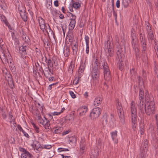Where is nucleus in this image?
<instances>
[{"label":"nucleus","instance_id":"obj_17","mask_svg":"<svg viewBox=\"0 0 158 158\" xmlns=\"http://www.w3.org/2000/svg\"><path fill=\"white\" fill-rule=\"evenodd\" d=\"M117 131L115 130L110 133L112 140L116 144L118 143V139L117 138Z\"/></svg>","mask_w":158,"mask_h":158},{"label":"nucleus","instance_id":"obj_11","mask_svg":"<svg viewBox=\"0 0 158 158\" xmlns=\"http://www.w3.org/2000/svg\"><path fill=\"white\" fill-rule=\"evenodd\" d=\"M20 151L23 152L21 154V158H31L32 155L28 151H27L24 148H21L20 149Z\"/></svg>","mask_w":158,"mask_h":158},{"label":"nucleus","instance_id":"obj_10","mask_svg":"<svg viewBox=\"0 0 158 158\" xmlns=\"http://www.w3.org/2000/svg\"><path fill=\"white\" fill-rule=\"evenodd\" d=\"M38 21L39 23L40 29L43 31L44 32L46 26L45 20L41 17H38Z\"/></svg>","mask_w":158,"mask_h":158},{"label":"nucleus","instance_id":"obj_33","mask_svg":"<svg viewBox=\"0 0 158 158\" xmlns=\"http://www.w3.org/2000/svg\"><path fill=\"white\" fill-rule=\"evenodd\" d=\"M72 6L75 9H78L81 6V4L78 2H75L74 1L72 2Z\"/></svg>","mask_w":158,"mask_h":158},{"label":"nucleus","instance_id":"obj_53","mask_svg":"<svg viewBox=\"0 0 158 158\" xmlns=\"http://www.w3.org/2000/svg\"><path fill=\"white\" fill-rule=\"evenodd\" d=\"M139 131L141 135H143L144 134V130L143 128L142 127H140Z\"/></svg>","mask_w":158,"mask_h":158},{"label":"nucleus","instance_id":"obj_43","mask_svg":"<svg viewBox=\"0 0 158 158\" xmlns=\"http://www.w3.org/2000/svg\"><path fill=\"white\" fill-rule=\"evenodd\" d=\"M140 41L142 44H146V40L144 36L143 35L141 36Z\"/></svg>","mask_w":158,"mask_h":158},{"label":"nucleus","instance_id":"obj_2","mask_svg":"<svg viewBox=\"0 0 158 158\" xmlns=\"http://www.w3.org/2000/svg\"><path fill=\"white\" fill-rule=\"evenodd\" d=\"M130 108L132 128L133 130L135 131L136 129L138 118L136 107L135 102L133 100L131 102Z\"/></svg>","mask_w":158,"mask_h":158},{"label":"nucleus","instance_id":"obj_38","mask_svg":"<svg viewBox=\"0 0 158 158\" xmlns=\"http://www.w3.org/2000/svg\"><path fill=\"white\" fill-rule=\"evenodd\" d=\"M118 59L119 61V62L118 64L119 69L120 70H122L123 69L124 64L122 62V60H120V56H118Z\"/></svg>","mask_w":158,"mask_h":158},{"label":"nucleus","instance_id":"obj_6","mask_svg":"<svg viewBox=\"0 0 158 158\" xmlns=\"http://www.w3.org/2000/svg\"><path fill=\"white\" fill-rule=\"evenodd\" d=\"M53 70L52 69L49 68H46L45 69V72H44L45 77L50 81H52L54 80V77L52 76Z\"/></svg>","mask_w":158,"mask_h":158},{"label":"nucleus","instance_id":"obj_1","mask_svg":"<svg viewBox=\"0 0 158 158\" xmlns=\"http://www.w3.org/2000/svg\"><path fill=\"white\" fill-rule=\"evenodd\" d=\"M92 65V69H95L96 70H99L98 69H102L103 68L105 79L107 81H109L111 80V75L106 62H104L102 65L101 63L99 62L98 60L96 59L94 63H93Z\"/></svg>","mask_w":158,"mask_h":158},{"label":"nucleus","instance_id":"obj_49","mask_svg":"<svg viewBox=\"0 0 158 158\" xmlns=\"http://www.w3.org/2000/svg\"><path fill=\"white\" fill-rule=\"evenodd\" d=\"M44 46L46 48H48L50 47V44L48 41H44Z\"/></svg>","mask_w":158,"mask_h":158},{"label":"nucleus","instance_id":"obj_15","mask_svg":"<svg viewBox=\"0 0 158 158\" xmlns=\"http://www.w3.org/2000/svg\"><path fill=\"white\" fill-rule=\"evenodd\" d=\"M87 57H85V59H83L81 62L80 68L79 70V72L80 73H82L85 67V63L87 62L86 61Z\"/></svg>","mask_w":158,"mask_h":158},{"label":"nucleus","instance_id":"obj_62","mask_svg":"<svg viewBox=\"0 0 158 158\" xmlns=\"http://www.w3.org/2000/svg\"><path fill=\"white\" fill-rule=\"evenodd\" d=\"M116 6L118 8L120 6V2L119 0H118L116 2Z\"/></svg>","mask_w":158,"mask_h":158},{"label":"nucleus","instance_id":"obj_42","mask_svg":"<svg viewBox=\"0 0 158 158\" xmlns=\"http://www.w3.org/2000/svg\"><path fill=\"white\" fill-rule=\"evenodd\" d=\"M5 25L8 27L9 31L11 32H13L12 31H14V29L12 27L10 26V25L9 24L8 22L7 23V24H6Z\"/></svg>","mask_w":158,"mask_h":158},{"label":"nucleus","instance_id":"obj_32","mask_svg":"<svg viewBox=\"0 0 158 158\" xmlns=\"http://www.w3.org/2000/svg\"><path fill=\"white\" fill-rule=\"evenodd\" d=\"M68 16L70 17L69 20L70 21H76V20L77 18V17L75 15L69 12Z\"/></svg>","mask_w":158,"mask_h":158},{"label":"nucleus","instance_id":"obj_51","mask_svg":"<svg viewBox=\"0 0 158 158\" xmlns=\"http://www.w3.org/2000/svg\"><path fill=\"white\" fill-rule=\"evenodd\" d=\"M9 117L10 120H12L13 122H15V119L13 117V115L11 114V112H9Z\"/></svg>","mask_w":158,"mask_h":158},{"label":"nucleus","instance_id":"obj_47","mask_svg":"<svg viewBox=\"0 0 158 158\" xmlns=\"http://www.w3.org/2000/svg\"><path fill=\"white\" fill-rule=\"evenodd\" d=\"M108 122L107 120L106 117H103V118L102 124L103 126H105Z\"/></svg>","mask_w":158,"mask_h":158},{"label":"nucleus","instance_id":"obj_37","mask_svg":"<svg viewBox=\"0 0 158 158\" xmlns=\"http://www.w3.org/2000/svg\"><path fill=\"white\" fill-rule=\"evenodd\" d=\"M31 124L35 131L37 133H39V134L40 133V129L39 127H37L35 124L33 122L31 123Z\"/></svg>","mask_w":158,"mask_h":158},{"label":"nucleus","instance_id":"obj_39","mask_svg":"<svg viewBox=\"0 0 158 158\" xmlns=\"http://www.w3.org/2000/svg\"><path fill=\"white\" fill-rule=\"evenodd\" d=\"M53 66L56 67L57 65V60L55 57H53L52 59Z\"/></svg>","mask_w":158,"mask_h":158},{"label":"nucleus","instance_id":"obj_5","mask_svg":"<svg viewBox=\"0 0 158 158\" xmlns=\"http://www.w3.org/2000/svg\"><path fill=\"white\" fill-rule=\"evenodd\" d=\"M145 111L146 114L148 115L154 114L155 113V102H149L147 107H146Z\"/></svg>","mask_w":158,"mask_h":158},{"label":"nucleus","instance_id":"obj_48","mask_svg":"<svg viewBox=\"0 0 158 158\" xmlns=\"http://www.w3.org/2000/svg\"><path fill=\"white\" fill-rule=\"evenodd\" d=\"M52 147V146L50 145H44L42 147L43 149H50Z\"/></svg>","mask_w":158,"mask_h":158},{"label":"nucleus","instance_id":"obj_55","mask_svg":"<svg viewBox=\"0 0 158 158\" xmlns=\"http://www.w3.org/2000/svg\"><path fill=\"white\" fill-rule=\"evenodd\" d=\"M15 41V44H19V41L18 38L16 37L15 38V39H13Z\"/></svg>","mask_w":158,"mask_h":158},{"label":"nucleus","instance_id":"obj_46","mask_svg":"<svg viewBox=\"0 0 158 158\" xmlns=\"http://www.w3.org/2000/svg\"><path fill=\"white\" fill-rule=\"evenodd\" d=\"M107 46L108 49H112L113 44L112 43L109 42V40L107 42Z\"/></svg>","mask_w":158,"mask_h":158},{"label":"nucleus","instance_id":"obj_12","mask_svg":"<svg viewBox=\"0 0 158 158\" xmlns=\"http://www.w3.org/2000/svg\"><path fill=\"white\" fill-rule=\"evenodd\" d=\"M28 46L24 44L19 48V53L21 56V57L23 58L24 56L26 55V50L28 48Z\"/></svg>","mask_w":158,"mask_h":158},{"label":"nucleus","instance_id":"obj_50","mask_svg":"<svg viewBox=\"0 0 158 158\" xmlns=\"http://www.w3.org/2000/svg\"><path fill=\"white\" fill-rule=\"evenodd\" d=\"M84 39L85 41L86 45H89V37L88 35H85Z\"/></svg>","mask_w":158,"mask_h":158},{"label":"nucleus","instance_id":"obj_30","mask_svg":"<svg viewBox=\"0 0 158 158\" xmlns=\"http://www.w3.org/2000/svg\"><path fill=\"white\" fill-rule=\"evenodd\" d=\"M20 14L24 22H26L27 20V13L24 12L23 13H20Z\"/></svg>","mask_w":158,"mask_h":158},{"label":"nucleus","instance_id":"obj_44","mask_svg":"<svg viewBox=\"0 0 158 158\" xmlns=\"http://www.w3.org/2000/svg\"><path fill=\"white\" fill-rule=\"evenodd\" d=\"M108 53L109 54V56L110 57H112L113 56V50L112 49H108Z\"/></svg>","mask_w":158,"mask_h":158},{"label":"nucleus","instance_id":"obj_19","mask_svg":"<svg viewBox=\"0 0 158 158\" xmlns=\"http://www.w3.org/2000/svg\"><path fill=\"white\" fill-rule=\"evenodd\" d=\"M148 142L147 139H145L142 143L140 149L148 151Z\"/></svg>","mask_w":158,"mask_h":158},{"label":"nucleus","instance_id":"obj_59","mask_svg":"<svg viewBox=\"0 0 158 158\" xmlns=\"http://www.w3.org/2000/svg\"><path fill=\"white\" fill-rule=\"evenodd\" d=\"M52 115H53V116H55V115H59L60 114V112H54L52 113Z\"/></svg>","mask_w":158,"mask_h":158},{"label":"nucleus","instance_id":"obj_28","mask_svg":"<svg viewBox=\"0 0 158 158\" xmlns=\"http://www.w3.org/2000/svg\"><path fill=\"white\" fill-rule=\"evenodd\" d=\"M74 67V64L73 63V61H72L69 67L68 71L70 73L72 74L73 73V70Z\"/></svg>","mask_w":158,"mask_h":158},{"label":"nucleus","instance_id":"obj_63","mask_svg":"<svg viewBox=\"0 0 158 158\" xmlns=\"http://www.w3.org/2000/svg\"><path fill=\"white\" fill-rule=\"evenodd\" d=\"M47 115L48 116V118L50 120L53 119L52 116L53 115H52V113L51 114L48 113Z\"/></svg>","mask_w":158,"mask_h":158},{"label":"nucleus","instance_id":"obj_4","mask_svg":"<svg viewBox=\"0 0 158 158\" xmlns=\"http://www.w3.org/2000/svg\"><path fill=\"white\" fill-rule=\"evenodd\" d=\"M116 103L118 112L120 118V121L122 124H123L125 123V119L121 104L118 100L117 101Z\"/></svg>","mask_w":158,"mask_h":158},{"label":"nucleus","instance_id":"obj_18","mask_svg":"<svg viewBox=\"0 0 158 158\" xmlns=\"http://www.w3.org/2000/svg\"><path fill=\"white\" fill-rule=\"evenodd\" d=\"M146 105L145 104L143 100H139L138 104V106L141 113H144L146 108Z\"/></svg>","mask_w":158,"mask_h":158},{"label":"nucleus","instance_id":"obj_57","mask_svg":"<svg viewBox=\"0 0 158 158\" xmlns=\"http://www.w3.org/2000/svg\"><path fill=\"white\" fill-rule=\"evenodd\" d=\"M61 132V130L59 128H56L54 130V132L55 133H58Z\"/></svg>","mask_w":158,"mask_h":158},{"label":"nucleus","instance_id":"obj_54","mask_svg":"<svg viewBox=\"0 0 158 158\" xmlns=\"http://www.w3.org/2000/svg\"><path fill=\"white\" fill-rule=\"evenodd\" d=\"M113 15L115 17V22H117V14L115 12L114 10H113Z\"/></svg>","mask_w":158,"mask_h":158},{"label":"nucleus","instance_id":"obj_27","mask_svg":"<svg viewBox=\"0 0 158 158\" xmlns=\"http://www.w3.org/2000/svg\"><path fill=\"white\" fill-rule=\"evenodd\" d=\"M148 151L141 150L139 153L140 158H145L147 156V153Z\"/></svg>","mask_w":158,"mask_h":158},{"label":"nucleus","instance_id":"obj_21","mask_svg":"<svg viewBox=\"0 0 158 158\" xmlns=\"http://www.w3.org/2000/svg\"><path fill=\"white\" fill-rule=\"evenodd\" d=\"M102 102V99L101 97H98L95 99L94 104V106H97Z\"/></svg>","mask_w":158,"mask_h":158},{"label":"nucleus","instance_id":"obj_58","mask_svg":"<svg viewBox=\"0 0 158 158\" xmlns=\"http://www.w3.org/2000/svg\"><path fill=\"white\" fill-rule=\"evenodd\" d=\"M17 128L18 130L20 131L21 132H23L24 130L23 129L21 126L20 125H17Z\"/></svg>","mask_w":158,"mask_h":158},{"label":"nucleus","instance_id":"obj_14","mask_svg":"<svg viewBox=\"0 0 158 158\" xmlns=\"http://www.w3.org/2000/svg\"><path fill=\"white\" fill-rule=\"evenodd\" d=\"M147 30L148 32V38L151 40H153L154 39V35L153 33L152 30L151 29V27H149L148 25H147Z\"/></svg>","mask_w":158,"mask_h":158},{"label":"nucleus","instance_id":"obj_29","mask_svg":"<svg viewBox=\"0 0 158 158\" xmlns=\"http://www.w3.org/2000/svg\"><path fill=\"white\" fill-rule=\"evenodd\" d=\"M63 53L65 57H68L70 54V49L69 48L67 47L64 50Z\"/></svg>","mask_w":158,"mask_h":158},{"label":"nucleus","instance_id":"obj_35","mask_svg":"<svg viewBox=\"0 0 158 158\" xmlns=\"http://www.w3.org/2000/svg\"><path fill=\"white\" fill-rule=\"evenodd\" d=\"M144 91L143 90L141 89H140L139 92V100H143L144 97Z\"/></svg>","mask_w":158,"mask_h":158},{"label":"nucleus","instance_id":"obj_3","mask_svg":"<svg viewBox=\"0 0 158 158\" xmlns=\"http://www.w3.org/2000/svg\"><path fill=\"white\" fill-rule=\"evenodd\" d=\"M99 76L100 73L99 70L92 69L91 72V81L94 85H96L98 83Z\"/></svg>","mask_w":158,"mask_h":158},{"label":"nucleus","instance_id":"obj_26","mask_svg":"<svg viewBox=\"0 0 158 158\" xmlns=\"http://www.w3.org/2000/svg\"><path fill=\"white\" fill-rule=\"evenodd\" d=\"M38 138L39 142L40 143H42L44 140L45 137L44 135L41 133L38 134Z\"/></svg>","mask_w":158,"mask_h":158},{"label":"nucleus","instance_id":"obj_23","mask_svg":"<svg viewBox=\"0 0 158 158\" xmlns=\"http://www.w3.org/2000/svg\"><path fill=\"white\" fill-rule=\"evenodd\" d=\"M23 45L25 44L26 46H28L30 43V40L29 37L27 36H24L23 37Z\"/></svg>","mask_w":158,"mask_h":158},{"label":"nucleus","instance_id":"obj_13","mask_svg":"<svg viewBox=\"0 0 158 158\" xmlns=\"http://www.w3.org/2000/svg\"><path fill=\"white\" fill-rule=\"evenodd\" d=\"M44 119H42L41 121L40 122V124H42L45 129H49L50 126V123L49 120L44 117Z\"/></svg>","mask_w":158,"mask_h":158},{"label":"nucleus","instance_id":"obj_52","mask_svg":"<svg viewBox=\"0 0 158 158\" xmlns=\"http://www.w3.org/2000/svg\"><path fill=\"white\" fill-rule=\"evenodd\" d=\"M69 92L72 98H76V95L73 92L69 91Z\"/></svg>","mask_w":158,"mask_h":158},{"label":"nucleus","instance_id":"obj_61","mask_svg":"<svg viewBox=\"0 0 158 158\" xmlns=\"http://www.w3.org/2000/svg\"><path fill=\"white\" fill-rule=\"evenodd\" d=\"M54 6L56 7H58L59 6L58 1L57 0H56L54 1Z\"/></svg>","mask_w":158,"mask_h":158},{"label":"nucleus","instance_id":"obj_31","mask_svg":"<svg viewBox=\"0 0 158 158\" xmlns=\"http://www.w3.org/2000/svg\"><path fill=\"white\" fill-rule=\"evenodd\" d=\"M131 0H122V3L125 7H127L131 2Z\"/></svg>","mask_w":158,"mask_h":158},{"label":"nucleus","instance_id":"obj_9","mask_svg":"<svg viewBox=\"0 0 158 158\" xmlns=\"http://www.w3.org/2000/svg\"><path fill=\"white\" fill-rule=\"evenodd\" d=\"M71 46L73 51V55L74 56L77 55V52L79 50L77 42L76 41H73L71 44Z\"/></svg>","mask_w":158,"mask_h":158},{"label":"nucleus","instance_id":"obj_34","mask_svg":"<svg viewBox=\"0 0 158 158\" xmlns=\"http://www.w3.org/2000/svg\"><path fill=\"white\" fill-rule=\"evenodd\" d=\"M60 11H58L56 10H54L52 11V14L54 18L57 17L60 14Z\"/></svg>","mask_w":158,"mask_h":158},{"label":"nucleus","instance_id":"obj_24","mask_svg":"<svg viewBox=\"0 0 158 158\" xmlns=\"http://www.w3.org/2000/svg\"><path fill=\"white\" fill-rule=\"evenodd\" d=\"M45 30L47 33L48 35H49V34H51V35H52L54 38L55 37V35L53 33V31L51 29L49 24H48L46 26L45 29Z\"/></svg>","mask_w":158,"mask_h":158},{"label":"nucleus","instance_id":"obj_20","mask_svg":"<svg viewBox=\"0 0 158 158\" xmlns=\"http://www.w3.org/2000/svg\"><path fill=\"white\" fill-rule=\"evenodd\" d=\"M5 49V46L4 44H0V57L2 59L5 58V54L3 53L4 50Z\"/></svg>","mask_w":158,"mask_h":158},{"label":"nucleus","instance_id":"obj_64","mask_svg":"<svg viewBox=\"0 0 158 158\" xmlns=\"http://www.w3.org/2000/svg\"><path fill=\"white\" fill-rule=\"evenodd\" d=\"M143 50L144 51H145L146 50L147 48L146 47V44H142Z\"/></svg>","mask_w":158,"mask_h":158},{"label":"nucleus","instance_id":"obj_16","mask_svg":"<svg viewBox=\"0 0 158 158\" xmlns=\"http://www.w3.org/2000/svg\"><path fill=\"white\" fill-rule=\"evenodd\" d=\"M156 125L157 126V129L158 130L157 134L155 133L154 131L151 129V134L152 139L153 140H154L155 142L158 141V122L156 123Z\"/></svg>","mask_w":158,"mask_h":158},{"label":"nucleus","instance_id":"obj_56","mask_svg":"<svg viewBox=\"0 0 158 158\" xmlns=\"http://www.w3.org/2000/svg\"><path fill=\"white\" fill-rule=\"evenodd\" d=\"M23 133V135L24 136L26 137L27 138H29L30 137L29 135L24 130L22 132Z\"/></svg>","mask_w":158,"mask_h":158},{"label":"nucleus","instance_id":"obj_8","mask_svg":"<svg viewBox=\"0 0 158 158\" xmlns=\"http://www.w3.org/2000/svg\"><path fill=\"white\" fill-rule=\"evenodd\" d=\"M88 110L87 107L85 106H82L79 108L77 110V114L79 116L85 115Z\"/></svg>","mask_w":158,"mask_h":158},{"label":"nucleus","instance_id":"obj_36","mask_svg":"<svg viewBox=\"0 0 158 158\" xmlns=\"http://www.w3.org/2000/svg\"><path fill=\"white\" fill-rule=\"evenodd\" d=\"M0 19L1 21L4 22L5 24H7L8 22L7 19H6L5 17L3 15L0 14Z\"/></svg>","mask_w":158,"mask_h":158},{"label":"nucleus","instance_id":"obj_7","mask_svg":"<svg viewBox=\"0 0 158 158\" xmlns=\"http://www.w3.org/2000/svg\"><path fill=\"white\" fill-rule=\"evenodd\" d=\"M101 109L98 107L94 108L90 114V117L93 120L98 118L101 114Z\"/></svg>","mask_w":158,"mask_h":158},{"label":"nucleus","instance_id":"obj_41","mask_svg":"<svg viewBox=\"0 0 158 158\" xmlns=\"http://www.w3.org/2000/svg\"><path fill=\"white\" fill-rule=\"evenodd\" d=\"M80 149L82 150H84L85 148V143L84 142H81L80 144Z\"/></svg>","mask_w":158,"mask_h":158},{"label":"nucleus","instance_id":"obj_60","mask_svg":"<svg viewBox=\"0 0 158 158\" xmlns=\"http://www.w3.org/2000/svg\"><path fill=\"white\" fill-rule=\"evenodd\" d=\"M86 52L87 54H88L89 51V45H86Z\"/></svg>","mask_w":158,"mask_h":158},{"label":"nucleus","instance_id":"obj_45","mask_svg":"<svg viewBox=\"0 0 158 158\" xmlns=\"http://www.w3.org/2000/svg\"><path fill=\"white\" fill-rule=\"evenodd\" d=\"M69 150L68 148H59L58 149V152H59L63 151H68Z\"/></svg>","mask_w":158,"mask_h":158},{"label":"nucleus","instance_id":"obj_25","mask_svg":"<svg viewBox=\"0 0 158 158\" xmlns=\"http://www.w3.org/2000/svg\"><path fill=\"white\" fill-rule=\"evenodd\" d=\"M76 24V21H70L69 26V30H72L75 27Z\"/></svg>","mask_w":158,"mask_h":158},{"label":"nucleus","instance_id":"obj_22","mask_svg":"<svg viewBox=\"0 0 158 158\" xmlns=\"http://www.w3.org/2000/svg\"><path fill=\"white\" fill-rule=\"evenodd\" d=\"M77 137L75 135H73L69 137L68 141L70 144H72L76 143L77 141Z\"/></svg>","mask_w":158,"mask_h":158},{"label":"nucleus","instance_id":"obj_40","mask_svg":"<svg viewBox=\"0 0 158 158\" xmlns=\"http://www.w3.org/2000/svg\"><path fill=\"white\" fill-rule=\"evenodd\" d=\"M48 68H49V67L52 68L53 67V62L52 60H51L50 59L48 60Z\"/></svg>","mask_w":158,"mask_h":158}]
</instances>
